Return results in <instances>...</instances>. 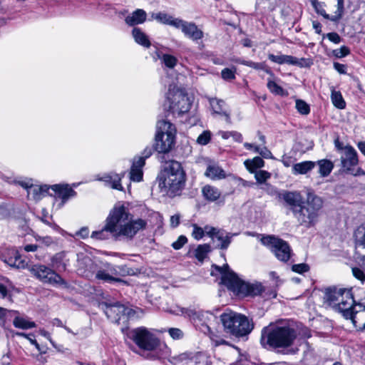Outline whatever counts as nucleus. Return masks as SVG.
Listing matches in <instances>:
<instances>
[{
	"label": "nucleus",
	"mask_w": 365,
	"mask_h": 365,
	"mask_svg": "<svg viewBox=\"0 0 365 365\" xmlns=\"http://www.w3.org/2000/svg\"><path fill=\"white\" fill-rule=\"evenodd\" d=\"M158 187L164 195L174 197L183 190L186 175L182 165L176 160L167 162L158 175Z\"/></svg>",
	"instance_id": "f257e3e1"
},
{
	"label": "nucleus",
	"mask_w": 365,
	"mask_h": 365,
	"mask_svg": "<svg viewBox=\"0 0 365 365\" xmlns=\"http://www.w3.org/2000/svg\"><path fill=\"white\" fill-rule=\"evenodd\" d=\"M297 336L296 330L289 326L269 325L262 329L260 343L264 348L284 349L290 347Z\"/></svg>",
	"instance_id": "f03ea898"
},
{
	"label": "nucleus",
	"mask_w": 365,
	"mask_h": 365,
	"mask_svg": "<svg viewBox=\"0 0 365 365\" xmlns=\"http://www.w3.org/2000/svg\"><path fill=\"white\" fill-rule=\"evenodd\" d=\"M118 237H125L133 239L140 231L145 228L147 222L140 218L132 219L128 208L122 202H118L113 208Z\"/></svg>",
	"instance_id": "7ed1b4c3"
},
{
	"label": "nucleus",
	"mask_w": 365,
	"mask_h": 365,
	"mask_svg": "<svg viewBox=\"0 0 365 365\" xmlns=\"http://www.w3.org/2000/svg\"><path fill=\"white\" fill-rule=\"evenodd\" d=\"M213 267L222 274V284L238 295L257 296L264 290V287L260 282L250 283L241 280L235 272L230 270L227 264L222 267L214 265Z\"/></svg>",
	"instance_id": "20e7f679"
},
{
	"label": "nucleus",
	"mask_w": 365,
	"mask_h": 365,
	"mask_svg": "<svg viewBox=\"0 0 365 365\" xmlns=\"http://www.w3.org/2000/svg\"><path fill=\"white\" fill-rule=\"evenodd\" d=\"M323 202L321 197L313 192L307 193L306 202L293 214L299 224L307 228L313 227L317 222L319 212Z\"/></svg>",
	"instance_id": "39448f33"
},
{
	"label": "nucleus",
	"mask_w": 365,
	"mask_h": 365,
	"mask_svg": "<svg viewBox=\"0 0 365 365\" xmlns=\"http://www.w3.org/2000/svg\"><path fill=\"white\" fill-rule=\"evenodd\" d=\"M220 319L225 331L237 337L248 334L253 329L247 317L232 311L222 314Z\"/></svg>",
	"instance_id": "423d86ee"
},
{
	"label": "nucleus",
	"mask_w": 365,
	"mask_h": 365,
	"mask_svg": "<svg viewBox=\"0 0 365 365\" xmlns=\"http://www.w3.org/2000/svg\"><path fill=\"white\" fill-rule=\"evenodd\" d=\"M165 106L174 116H180L190 110L191 101L184 89L170 86Z\"/></svg>",
	"instance_id": "0eeeda50"
},
{
	"label": "nucleus",
	"mask_w": 365,
	"mask_h": 365,
	"mask_svg": "<svg viewBox=\"0 0 365 365\" xmlns=\"http://www.w3.org/2000/svg\"><path fill=\"white\" fill-rule=\"evenodd\" d=\"M329 304L336 311L342 314L343 317L351 316V309L356 302L354 300L350 289H334L327 293Z\"/></svg>",
	"instance_id": "6e6552de"
},
{
	"label": "nucleus",
	"mask_w": 365,
	"mask_h": 365,
	"mask_svg": "<svg viewBox=\"0 0 365 365\" xmlns=\"http://www.w3.org/2000/svg\"><path fill=\"white\" fill-rule=\"evenodd\" d=\"M175 134L176 128L173 123L166 120L158 121L155 150L161 153H168L175 144Z\"/></svg>",
	"instance_id": "1a4fd4ad"
},
{
	"label": "nucleus",
	"mask_w": 365,
	"mask_h": 365,
	"mask_svg": "<svg viewBox=\"0 0 365 365\" xmlns=\"http://www.w3.org/2000/svg\"><path fill=\"white\" fill-rule=\"evenodd\" d=\"M128 336L140 349L145 351H155L166 347L154 333L144 327L132 329Z\"/></svg>",
	"instance_id": "9d476101"
},
{
	"label": "nucleus",
	"mask_w": 365,
	"mask_h": 365,
	"mask_svg": "<svg viewBox=\"0 0 365 365\" xmlns=\"http://www.w3.org/2000/svg\"><path fill=\"white\" fill-rule=\"evenodd\" d=\"M78 264L80 269H84V273L87 277L95 274V278L101 280L103 282L113 283L123 282L120 278L112 276L109 273L108 268L105 265L104 268H98L97 264L88 256L83 253L77 255Z\"/></svg>",
	"instance_id": "9b49d317"
},
{
	"label": "nucleus",
	"mask_w": 365,
	"mask_h": 365,
	"mask_svg": "<svg viewBox=\"0 0 365 365\" xmlns=\"http://www.w3.org/2000/svg\"><path fill=\"white\" fill-rule=\"evenodd\" d=\"M31 274L38 280L44 284L53 286L66 285V282L55 271L46 265L36 264L29 268Z\"/></svg>",
	"instance_id": "f8f14e48"
},
{
	"label": "nucleus",
	"mask_w": 365,
	"mask_h": 365,
	"mask_svg": "<svg viewBox=\"0 0 365 365\" xmlns=\"http://www.w3.org/2000/svg\"><path fill=\"white\" fill-rule=\"evenodd\" d=\"M262 245L269 248L275 257L280 261L287 262L291 255V249L284 240L272 235L262 237L260 240Z\"/></svg>",
	"instance_id": "ddd939ff"
},
{
	"label": "nucleus",
	"mask_w": 365,
	"mask_h": 365,
	"mask_svg": "<svg viewBox=\"0 0 365 365\" xmlns=\"http://www.w3.org/2000/svg\"><path fill=\"white\" fill-rule=\"evenodd\" d=\"M105 314L107 317L112 322L116 324L122 322L126 323L128 319L133 318L135 312L123 304L118 302L115 304H105Z\"/></svg>",
	"instance_id": "4468645a"
},
{
	"label": "nucleus",
	"mask_w": 365,
	"mask_h": 365,
	"mask_svg": "<svg viewBox=\"0 0 365 365\" xmlns=\"http://www.w3.org/2000/svg\"><path fill=\"white\" fill-rule=\"evenodd\" d=\"M343 171L354 176L365 175V172L360 168H355L358 164L356 150L351 146H346L341 157Z\"/></svg>",
	"instance_id": "2eb2a0df"
},
{
	"label": "nucleus",
	"mask_w": 365,
	"mask_h": 365,
	"mask_svg": "<svg viewBox=\"0 0 365 365\" xmlns=\"http://www.w3.org/2000/svg\"><path fill=\"white\" fill-rule=\"evenodd\" d=\"M115 221L116 222H118V220H115L114 218L112 209L106 220V224L104 227L101 230L93 232L91 234V237L101 240H107L111 236L115 238H118Z\"/></svg>",
	"instance_id": "dca6fc26"
},
{
	"label": "nucleus",
	"mask_w": 365,
	"mask_h": 365,
	"mask_svg": "<svg viewBox=\"0 0 365 365\" xmlns=\"http://www.w3.org/2000/svg\"><path fill=\"white\" fill-rule=\"evenodd\" d=\"M206 235L212 240L216 238L220 244L217 245L221 250H226L231 243L232 238L236 234L227 232L222 229H218L210 225H205Z\"/></svg>",
	"instance_id": "f3484780"
},
{
	"label": "nucleus",
	"mask_w": 365,
	"mask_h": 365,
	"mask_svg": "<svg viewBox=\"0 0 365 365\" xmlns=\"http://www.w3.org/2000/svg\"><path fill=\"white\" fill-rule=\"evenodd\" d=\"M346 319H351L356 327L361 330H365V297L355 303L351 309V316L346 317Z\"/></svg>",
	"instance_id": "a211bd4d"
},
{
	"label": "nucleus",
	"mask_w": 365,
	"mask_h": 365,
	"mask_svg": "<svg viewBox=\"0 0 365 365\" xmlns=\"http://www.w3.org/2000/svg\"><path fill=\"white\" fill-rule=\"evenodd\" d=\"M176 29H180L183 34L192 40L197 41L203 38V32L198 29L197 25L193 22L186 21L182 19H180Z\"/></svg>",
	"instance_id": "6ab92c4d"
},
{
	"label": "nucleus",
	"mask_w": 365,
	"mask_h": 365,
	"mask_svg": "<svg viewBox=\"0 0 365 365\" xmlns=\"http://www.w3.org/2000/svg\"><path fill=\"white\" fill-rule=\"evenodd\" d=\"M279 197L289 206L293 214L306 202L301 193L297 191H283L279 194Z\"/></svg>",
	"instance_id": "aec40b11"
},
{
	"label": "nucleus",
	"mask_w": 365,
	"mask_h": 365,
	"mask_svg": "<svg viewBox=\"0 0 365 365\" xmlns=\"http://www.w3.org/2000/svg\"><path fill=\"white\" fill-rule=\"evenodd\" d=\"M51 189L57 194V197L61 200L60 206H63L66 202L74 197L76 192L68 185H53Z\"/></svg>",
	"instance_id": "412c9836"
},
{
	"label": "nucleus",
	"mask_w": 365,
	"mask_h": 365,
	"mask_svg": "<svg viewBox=\"0 0 365 365\" xmlns=\"http://www.w3.org/2000/svg\"><path fill=\"white\" fill-rule=\"evenodd\" d=\"M210 106L214 113L223 115L227 122L230 121V111L226 108L224 101L217 98H211L210 100Z\"/></svg>",
	"instance_id": "4be33fe9"
},
{
	"label": "nucleus",
	"mask_w": 365,
	"mask_h": 365,
	"mask_svg": "<svg viewBox=\"0 0 365 365\" xmlns=\"http://www.w3.org/2000/svg\"><path fill=\"white\" fill-rule=\"evenodd\" d=\"M146 12L143 9H138L126 16L125 21L128 26H133L143 24L146 21Z\"/></svg>",
	"instance_id": "5701e85b"
},
{
	"label": "nucleus",
	"mask_w": 365,
	"mask_h": 365,
	"mask_svg": "<svg viewBox=\"0 0 365 365\" xmlns=\"http://www.w3.org/2000/svg\"><path fill=\"white\" fill-rule=\"evenodd\" d=\"M98 180L103 181L106 185L113 189L123 190V187L120 184L121 176L118 174H106L98 178Z\"/></svg>",
	"instance_id": "b1692460"
},
{
	"label": "nucleus",
	"mask_w": 365,
	"mask_h": 365,
	"mask_svg": "<svg viewBox=\"0 0 365 365\" xmlns=\"http://www.w3.org/2000/svg\"><path fill=\"white\" fill-rule=\"evenodd\" d=\"M151 18L160 24L169 25L175 29L180 19L179 18H175L165 12L153 13Z\"/></svg>",
	"instance_id": "393cba45"
},
{
	"label": "nucleus",
	"mask_w": 365,
	"mask_h": 365,
	"mask_svg": "<svg viewBox=\"0 0 365 365\" xmlns=\"http://www.w3.org/2000/svg\"><path fill=\"white\" fill-rule=\"evenodd\" d=\"M145 165L143 159H133L130 172V178L134 182H140L143 179L142 168Z\"/></svg>",
	"instance_id": "a878e982"
},
{
	"label": "nucleus",
	"mask_w": 365,
	"mask_h": 365,
	"mask_svg": "<svg viewBox=\"0 0 365 365\" xmlns=\"http://www.w3.org/2000/svg\"><path fill=\"white\" fill-rule=\"evenodd\" d=\"M28 196L34 200H38L44 197L48 190L47 185H26Z\"/></svg>",
	"instance_id": "bb28decb"
},
{
	"label": "nucleus",
	"mask_w": 365,
	"mask_h": 365,
	"mask_svg": "<svg viewBox=\"0 0 365 365\" xmlns=\"http://www.w3.org/2000/svg\"><path fill=\"white\" fill-rule=\"evenodd\" d=\"M132 36L136 43L148 48L151 46L150 41L146 34L140 28L134 27Z\"/></svg>",
	"instance_id": "cd10ccee"
},
{
	"label": "nucleus",
	"mask_w": 365,
	"mask_h": 365,
	"mask_svg": "<svg viewBox=\"0 0 365 365\" xmlns=\"http://www.w3.org/2000/svg\"><path fill=\"white\" fill-rule=\"evenodd\" d=\"M202 194L207 201L215 202L220 197L221 192L216 187L206 185L202 188Z\"/></svg>",
	"instance_id": "c85d7f7f"
},
{
	"label": "nucleus",
	"mask_w": 365,
	"mask_h": 365,
	"mask_svg": "<svg viewBox=\"0 0 365 365\" xmlns=\"http://www.w3.org/2000/svg\"><path fill=\"white\" fill-rule=\"evenodd\" d=\"M205 176L211 180H221L226 177L225 172L217 165L210 164L207 167Z\"/></svg>",
	"instance_id": "c756f323"
},
{
	"label": "nucleus",
	"mask_w": 365,
	"mask_h": 365,
	"mask_svg": "<svg viewBox=\"0 0 365 365\" xmlns=\"http://www.w3.org/2000/svg\"><path fill=\"white\" fill-rule=\"evenodd\" d=\"M68 263V259L66 258V252H61L56 253L51 258L52 266L58 271H64Z\"/></svg>",
	"instance_id": "7c9ffc66"
},
{
	"label": "nucleus",
	"mask_w": 365,
	"mask_h": 365,
	"mask_svg": "<svg viewBox=\"0 0 365 365\" xmlns=\"http://www.w3.org/2000/svg\"><path fill=\"white\" fill-rule=\"evenodd\" d=\"M265 72L269 75V78L267 79V88L269 91L272 93L274 95L278 96H284V91L279 86L277 82L275 81V77L272 71H271L269 69H266Z\"/></svg>",
	"instance_id": "2f4dec72"
},
{
	"label": "nucleus",
	"mask_w": 365,
	"mask_h": 365,
	"mask_svg": "<svg viewBox=\"0 0 365 365\" xmlns=\"http://www.w3.org/2000/svg\"><path fill=\"white\" fill-rule=\"evenodd\" d=\"M316 165L313 161H304L294 164L292 166V173L294 175H304L312 170Z\"/></svg>",
	"instance_id": "473e14b6"
},
{
	"label": "nucleus",
	"mask_w": 365,
	"mask_h": 365,
	"mask_svg": "<svg viewBox=\"0 0 365 365\" xmlns=\"http://www.w3.org/2000/svg\"><path fill=\"white\" fill-rule=\"evenodd\" d=\"M156 56L161 61L162 63L170 69L174 68L178 61L175 56L168 53H163L160 51H157Z\"/></svg>",
	"instance_id": "72a5a7b5"
},
{
	"label": "nucleus",
	"mask_w": 365,
	"mask_h": 365,
	"mask_svg": "<svg viewBox=\"0 0 365 365\" xmlns=\"http://www.w3.org/2000/svg\"><path fill=\"white\" fill-rule=\"evenodd\" d=\"M319 166V173L322 177L328 176L334 168V164L331 161L322 159L316 163Z\"/></svg>",
	"instance_id": "f704fd0d"
},
{
	"label": "nucleus",
	"mask_w": 365,
	"mask_h": 365,
	"mask_svg": "<svg viewBox=\"0 0 365 365\" xmlns=\"http://www.w3.org/2000/svg\"><path fill=\"white\" fill-rule=\"evenodd\" d=\"M15 327L22 329H29L36 327L34 322L29 321L28 319L16 316L13 321Z\"/></svg>",
	"instance_id": "c9c22d12"
},
{
	"label": "nucleus",
	"mask_w": 365,
	"mask_h": 365,
	"mask_svg": "<svg viewBox=\"0 0 365 365\" xmlns=\"http://www.w3.org/2000/svg\"><path fill=\"white\" fill-rule=\"evenodd\" d=\"M6 262L11 267H16L17 269H24L27 266L26 261L21 258V256L17 252H14V257H11L8 259H6Z\"/></svg>",
	"instance_id": "e433bc0d"
},
{
	"label": "nucleus",
	"mask_w": 365,
	"mask_h": 365,
	"mask_svg": "<svg viewBox=\"0 0 365 365\" xmlns=\"http://www.w3.org/2000/svg\"><path fill=\"white\" fill-rule=\"evenodd\" d=\"M331 100L333 105L337 108L343 109L346 106V103L341 92L335 91L333 88L331 89Z\"/></svg>",
	"instance_id": "4c0bfd02"
},
{
	"label": "nucleus",
	"mask_w": 365,
	"mask_h": 365,
	"mask_svg": "<svg viewBox=\"0 0 365 365\" xmlns=\"http://www.w3.org/2000/svg\"><path fill=\"white\" fill-rule=\"evenodd\" d=\"M210 251L211 247L209 244L200 245L195 251V256L199 261L202 262Z\"/></svg>",
	"instance_id": "58836bf2"
},
{
	"label": "nucleus",
	"mask_w": 365,
	"mask_h": 365,
	"mask_svg": "<svg viewBox=\"0 0 365 365\" xmlns=\"http://www.w3.org/2000/svg\"><path fill=\"white\" fill-rule=\"evenodd\" d=\"M354 238L358 246L365 248V224L357 227L354 232Z\"/></svg>",
	"instance_id": "ea45409f"
},
{
	"label": "nucleus",
	"mask_w": 365,
	"mask_h": 365,
	"mask_svg": "<svg viewBox=\"0 0 365 365\" xmlns=\"http://www.w3.org/2000/svg\"><path fill=\"white\" fill-rule=\"evenodd\" d=\"M244 164L247 169L252 173L254 170L262 168L264 162L260 157H255L252 160H246Z\"/></svg>",
	"instance_id": "a19ab883"
},
{
	"label": "nucleus",
	"mask_w": 365,
	"mask_h": 365,
	"mask_svg": "<svg viewBox=\"0 0 365 365\" xmlns=\"http://www.w3.org/2000/svg\"><path fill=\"white\" fill-rule=\"evenodd\" d=\"M311 4L318 14L322 15L326 19L331 20V16L326 13L323 3L318 1V0H313Z\"/></svg>",
	"instance_id": "79ce46f5"
},
{
	"label": "nucleus",
	"mask_w": 365,
	"mask_h": 365,
	"mask_svg": "<svg viewBox=\"0 0 365 365\" xmlns=\"http://www.w3.org/2000/svg\"><path fill=\"white\" fill-rule=\"evenodd\" d=\"M191 226L192 227V237L195 240H200L206 234L205 226L203 228L199 227L197 224H192Z\"/></svg>",
	"instance_id": "37998d69"
},
{
	"label": "nucleus",
	"mask_w": 365,
	"mask_h": 365,
	"mask_svg": "<svg viewBox=\"0 0 365 365\" xmlns=\"http://www.w3.org/2000/svg\"><path fill=\"white\" fill-rule=\"evenodd\" d=\"M236 63H240V64H242V65H245L247 66H249V67H251L254 69H256V70H264L265 71V70L267 69L265 68V66L264 63H255V62H253V61H245V60H242V59H237L235 61Z\"/></svg>",
	"instance_id": "c03bdc74"
},
{
	"label": "nucleus",
	"mask_w": 365,
	"mask_h": 365,
	"mask_svg": "<svg viewBox=\"0 0 365 365\" xmlns=\"http://www.w3.org/2000/svg\"><path fill=\"white\" fill-rule=\"evenodd\" d=\"M337 1V5H336V10L334 12V15L331 16V21H339L344 14V0H336Z\"/></svg>",
	"instance_id": "a18cd8bd"
},
{
	"label": "nucleus",
	"mask_w": 365,
	"mask_h": 365,
	"mask_svg": "<svg viewBox=\"0 0 365 365\" xmlns=\"http://www.w3.org/2000/svg\"><path fill=\"white\" fill-rule=\"evenodd\" d=\"M137 268H131L128 265H120L118 266V272L120 273V276L124 277L127 275H135L138 273Z\"/></svg>",
	"instance_id": "49530a36"
},
{
	"label": "nucleus",
	"mask_w": 365,
	"mask_h": 365,
	"mask_svg": "<svg viewBox=\"0 0 365 365\" xmlns=\"http://www.w3.org/2000/svg\"><path fill=\"white\" fill-rule=\"evenodd\" d=\"M295 107L298 112L302 115H307L310 112L309 106L302 100H297Z\"/></svg>",
	"instance_id": "de8ad7c7"
},
{
	"label": "nucleus",
	"mask_w": 365,
	"mask_h": 365,
	"mask_svg": "<svg viewBox=\"0 0 365 365\" xmlns=\"http://www.w3.org/2000/svg\"><path fill=\"white\" fill-rule=\"evenodd\" d=\"M255 177L259 183H263L270 178L271 174L266 170H259L255 173Z\"/></svg>",
	"instance_id": "09e8293b"
},
{
	"label": "nucleus",
	"mask_w": 365,
	"mask_h": 365,
	"mask_svg": "<svg viewBox=\"0 0 365 365\" xmlns=\"http://www.w3.org/2000/svg\"><path fill=\"white\" fill-rule=\"evenodd\" d=\"M236 68H224L221 72L222 78L226 81H231L235 78Z\"/></svg>",
	"instance_id": "8fccbe9b"
},
{
	"label": "nucleus",
	"mask_w": 365,
	"mask_h": 365,
	"mask_svg": "<svg viewBox=\"0 0 365 365\" xmlns=\"http://www.w3.org/2000/svg\"><path fill=\"white\" fill-rule=\"evenodd\" d=\"M350 53V50L349 48L346 46H341V48H337V49H334L332 51V53L333 55L336 57V58H343V57H345L347 55H349Z\"/></svg>",
	"instance_id": "3c124183"
},
{
	"label": "nucleus",
	"mask_w": 365,
	"mask_h": 365,
	"mask_svg": "<svg viewBox=\"0 0 365 365\" xmlns=\"http://www.w3.org/2000/svg\"><path fill=\"white\" fill-rule=\"evenodd\" d=\"M210 132L208 130H205L198 136L197 142L200 145H206L210 140Z\"/></svg>",
	"instance_id": "603ef678"
},
{
	"label": "nucleus",
	"mask_w": 365,
	"mask_h": 365,
	"mask_svg": "<svg viewBox=\"0 0 365 365\" xmlns=\"http://www.w3.org/2000/svg\"><path fill=\"white\" fill-rule=\"evenodd\" d=\"M189 316L191 320L193 322L195 326L199 327L200 322L202 321L201 317H203V314L202 312L190 311Z\"/></svg>",
	"instance_id": "864d4df0"
},
{
	"label": "nucleus",
	"mask_w": 365,
	"mask_h": 365,
	"mask_svg": "<svg viewBox=\"0 0 365 365\" xmlns=\"http://www.w3.org/2000/svg\"><path fill=\"white\" fill-rule=\"evenodd\" d=\"M187 242V237L184 235H180L176 241L172 243V247L173 249L178 250L181 249Z\"/></svg>",
	"instance_id": "5fc2aeb1"
},
{
	"label": "nucleus",
	"mask_w": 365,
	"mask_h": 365,
	"mask_svg": "<svg viewBox=\"0 0 365 365\" xmlns=\"http://www.w3.org/2000/svg\"><path fill=\"white\" fill-rule=\"evenodd\" d=\"M293 272L303 274L309 270V266L305 263L294 264L292 267Z\"/></svg>",
	"instance_id": "6e6d98bb"
},
{
	"label": "nucleus",
	"mask_w": 365,
	"mask_h": 365,
	"mask_svg": "<svg viewBox=\"0 0 365 365\" xmlns=\"http://www.w3.org/2000/svg\"><path fill=\"white\" fill-rule=\"evenodd\" d=\"M168 333L173 339H182L183 336V332L182 331V330L178 328L169 329Z\"/></svg>",
	"instance_id": "4d7b16f0"
},
{
	"label": "nucleus",
	"mask_w": 365,
	"mask_h": 365,
	"mask_svg": "<svg viewBox=\"0 0 365 365\" xmlns=\"http://www.w3.org/2000/svg\"><path fill=\"white\" fill-rule=\"evenodd\" d=\"M16 314V312L14 310H9L3 307H0V319H6L9 317H12L14 314Z\"/></svg>",
	"instance_id": "13d9d810"
},
{
	"label": "nucleus",
	"mask_w": 365,
	"mask_h": 365,
	"mask_svg": "<svg viewBox=\"0 0 365 365\" xmlns=\"http://www.w3.org/2000/svg\"><path fill=\"white\" fill-rule=\"evenodd\" d=\"M284 63L289 65H299L302 66V63L299 61L298 58L288 55H284Z\"/></svg>",
	"instance_id": "bf43d9fd"
},
{
	"label": "nucleus",
	"mask_w": 365,
	"mask_h": 365,
	"mask_svg": "<svg viewBox=\"0 0 365 365\" xmlns=\"http://www.w3.org/2000/svg\"><path fill=\"white\" fill-rule=\"evenodd\" d=\"M153 153V148L150 146H147L141 153V156L135 157L134 159H143L145 163V159L149 158Z\"/></svg>",
	"instance_id": "052dcab7"
},
{
	"label": "nucleus",
	"mask_w": 365,
	"mask_h": 365,
	"mask_svg": "<svg viewBox=\"0 0 365 365\" xmlns=\"http://www.w3.org/2000/svg\"><path fill=\"white\" fill-rule=\"evenodd\" d=\"M352 273H353V275L356 279L360 280L361 282H363L365 280V274H364V272L361 269H360L359 268H357V267L353 268Z\"/></svg>",
	"instance_id": "680f3d73"
},
{
	"label": "nucleus",
	"mask_w": 365,
	"mask_h": 365,
	"mask_svg": "<svg viewBox=\"0 0 365 365\" xmlns=\"http://www.w3.org/2000/svg\"><path fill=\"white\" fill-rule=\"evenodd\" d=\"M284 55H274V54H269L268 56V58L276 63L278 64H284Z\"/></svg>",
	"instance_id": "e2e57ef3"
},
{
	"label": "nucleus",
	"mask_w": 365,
	"mask_h": 365,
	"mask_svg": "<svg viewBox=\"0 0 365 365\" xmlns=\"http://www.w3.org/2000/svg\"><path fill=\"white\" fill-rule=\"evenodd\" d=\"M327 36L330 41L334 43H339L341 41L340 36L336 32L329 33L327 34Z\"/></svg>",
	"instance_id": "0e129e2a"
},
{
	"label": "nucleus",
	"mask_w": 365,
	"mask_h": 365,
	"mask_svg": "<svg viewBox=\"0 0 365 365\" xmlns=\"http://www.w3.org/2000/svg\"><path fill=\"white\" fill-rule=\"evenodd\" d=\"M106 266L108 268L109 273H110L112 276L116 277H118L117 276H120V273L118 272V266L114 267L110 265V264H106Z\"/></svg>",
	"instance_id": "69168bd1"
},
{
	"label": "nucleus",
	"mask_w": 365,
	"mask_h": 365,
	"mask_svg": "<svg viewBox=\"0 0 365 365\" xmlns=\"http://www.w3.org/2000/svg\"><path fill=\"white\" fill-rule=\"evenodd\" d=\"M259 155L264 158H272V153L270 152L269 150L267 149V148H266L265 146L262 147L261 149H260V153Z\"/></svg>",
	"instance_id": "338daca9"
},
{
	"label": "nucleus",
	"mask_w": 365,
	"mask_h": 365,
	"mask_svg": "<svg viewBox=\"0 0 365 365\" xmlns=\"http://www.w3.org/2000/svg\"><path fill=\"white\" fill-rule=\"evenodd\" d=\"M180 223V215H175L170 217V225L173 227H176Z\"/></svg>",
	"instance_id": "774afa93"
}]
</instances>
